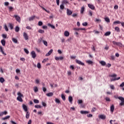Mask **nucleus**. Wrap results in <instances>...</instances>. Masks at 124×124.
I'll return each mask as SVG.
<instances>
[{
    "mask_svg": "<svg viewBox=\"0 0 124 124\" xmlns=\"http://www.w3.org/2000/svg\"><path fill=\"white\" fill-rule=\"evenodd\" d=\"M114 98H116V99H119V100H121V102L120 104V105L121 106H124V98L123 97H118V95H115L114 96Z\"/></svg>",
    "mask_w": 124,
    "mask_h": 124,
    "instance_id": "nucleus-1",
    "label": "nucleus"
},
{
    "mask_svg": "<svg viewBox=\"0 0 124 124\" xmlns=\"http://www.w3.org/2000/svg\"><path fill=\"white\" fill-rule=\"evenodd\" d=\"M17 97L16 98L17 100L18 101H19V102H23V99H22V97H24V95H23V94L21 93L20 92H18L17 93Z\"/></svg>",
    "mask_w": 124,
    "mask_h": 124,
    "instance_id": "nucleus-2",
    "label": "nucleus"
},
{
    "mask_svg": "<svg viewBox=\"0 0 124 124\" xmlns=\"http://www.w3.org/2000/svg\"><path fill=\"white\" fill-rule=\"evenodd\" d=\"M14 17L15 18L17 22H18V23H21V17L19 16L15 15H14Z\"/></svg>",
    "mask_w": 124,
    "mask_h": 124,
    "instance_id": "nucleus-3",
    "label": "nucleus"
},
{
    "mask_svg": "<svg viewBox=\"0 0 124 124\" xmlns=\"http://www.w3.org/2000/svg\"><path fill=\"white\" fill-rule=\"evenodd\" d=\"M112 43L113 44H114V45H116V46H119V47H122V46H123V44H121V42H117L116 41H113Z\"/></svg>",
    "mask_w": 124,
    "mask_h": 124,
    "instance_id": "nucleus-4",
    "label": "nucleus"
},
{
    "mask_svg": "<svg viewBox=\"0 0 124 124\" xmlns=\"http://www.w3.org/2000/svg\"><path fill=\"white\" fill-rule=\"evenodd\" d=\"M76 63H78V64H79L80 65H85V63L80 61V60H78L77 59L76 60Z\"/></svg>",
    "mask_w": 124,
    "mask_h": 124,
    "instance_id": "nucleus-5",
    "label": "nucleus"
},
{
    "mask_svg": "<svg viewBox=\"0 0 124 124\" xmlns=\"http://www.w3.org/2000/svg\"><path fill=\"white\" fill-rule=\"evenodd\" d=\"M66 13L68 16H70V15H72L73 12L71 10H69V9H67Z\"/></svg>",
    "mask_w": 124,
    "mask_h": 124,
    "instance_id": "nucleus-6",
    "label": "nucleus"
},
{
    "mask_svg": "<svg viewBox=\"0 0 124 124\" xmlns=\"http://www.w3.org/2000/svg\"><path fill=\"white\" fill-rule=\"evenodd\" d=\"M31 57L33 59H35L36 58V54L34 51H32L31 52Z\"/></svg>",
    "mask_w": 124,
    "mask_h": 124,
    "instance_id": "nucleus-7",
    "label": "nucleus"
},
{
    "mask_svg": "<svg viewBox=\"0 0 124 124\" xmlns=\"http://www.w3.org/2000/svg\"><path fill=\"white\" fill-rule=\"evenodd\" d=\"M88 7H89V8H90V9H92V10H94V8H95L94 6L92 4H88Z\"/></svg>",
    "mask_w": 124,
    "mask_h": 124,
    "instance_id": "nucleus-8",
    "label": "nucleus"
},
{
    "mask_svg": "<svg viewBox=\"0 0 124 124\" xmlns=\"http://www.w3.org/2000/svg\"><path fill=\"white\" fill-rule=\"evenodd\" d=\"M23 37L25 40H28V39H29V36H28V34L25 32L23 33Z\"/></svg>",
    "mask_w": 124,
    "mask_h": 124,
    "instance_id": "nucleus-9",
    "label": "nucleus"
},
{
    "mask_svg": "<svg viewBox=\"0 0 124 124\" xmlns=\"http://www.w3.org/2000/svg\"><path fill=\"white\" fill-rule=\"evenodd\" d=\"M22 107L23 110H24L25 112H28V107L26 106L25 104L22 105Z\"/></svg>",
    "mask_w": 124,
    "mask_h": 124,
    "instance_id": "nucleus-10",
    "label": "nucleus"
},
{
    "mask_svg": "<svg viewBox=\"0 0 124 124\" xmlns=\"http://www.w3.org/2000/svg\"><path fill=\"white\" fill-rule=\"evenodd\" d=\"M0 52L3 54V55H4V56H6V54L4 53V51H3V49L2 48V46H0Z\"/></svg>",
    "mask_w": 124,
    "mask_h": 124,
    "instance_id": "nucleus-11",
    "label": "nucleus"
},
{
    "mask_svg": "<svg viewBox=\"0 0 124 124\" xmlns=\"http://www.w3.org/2000/svg\"><path fill=\"white\" fill-rule=\"evenodd\" d=\"M53 53V49H50L48 53L46 54V57H48Z\"/></svg>",
    "mask_w": 124,
    "mask_h": 124,
    "instance_id": "nucleus-12",
    "label": "nucleus"
},
{
    "mask_svg": "<svg viewBox=\"0 0 124 124\" xmlns=\"http://www.w3.org/2000/svg\"><path fill=\"white\" fill-rule=\"evenodd\" d=\"M114 110H115V106L114 105H112L110 107V112L113 113L114 112Z\"/></svg>",
    "mask_w": 124,
    "mask_h": 124,
    "instance_id": "nucleus-13",
    "label": "nucleus"
},
{
    "mask_svg": "<svg viewBox=\"0 0 124 124\" xmlns=\"http://www.w3.org/2000/svg\"><path fill=\"white\" fill-rule=\"evenodd\" d=\"M48 27H50L51 29H53V30H55L56 29V27H55V26L51 24L50 23L47 24Z\"/></svg>",
    "mask_w": 124,
    "mask_h": 124,
    "instance_id": "nucleus-14",
    "label": "nucleus"
},
{
    "mask_svg": "<svg viewBox=\"0 0 124 124\" xmlns=\"http://www.w3.org/2000/svg\"><path fill=\"white\" fill-rule=\"evenodd\" d=\"M34 19H35V16H31L29 17V20L30 22H31V21H33Z\"/></svg>",
    "mask_w": 124,
    "mask_h": 124,
    "instance_id": "nucleus-15",
    "label": "nucleus"
},
{
    "mask_svg": "<svg viewBox=\"0 0 124 124\" xmlns=\"http://www.w3.org/2000/svg\"><path fill=\"white\" fill-rule=\"evenodd\" d=\"M68 100L70 102V103H71V104H72V101L73 100V98H72V96H69L68 97Z\"/></svg>",
    "mask_w": 124,
    "mask_h": 124,
    "instance_id": "nucleus-16",
    "label": "nucleus"
},
{
    "mask_svg": "<svg viewBox=\"0 0 124 124\" xmlns=\"http://www.w3.org/2000/svg\"><path fill=\"white\" fill-rule=\"evenodd\" d=\"M99 118H100V119H102V120H105V119H106V116L103 115H100L99 116Z\"/></svg>",
    "mask_w": 124,
    "mask_h": 124,
    "instance_id": "nucleus-17",
    "label": "nucleus"
},
{
    "mask_svg": "<svg viewBox=\"0 0 124 124\" xmlns=\"http://www.w3.org/2000/svg\"><path fill=\"white\" fill-rule=\"evenodd\" d=\"M121 79V77H119L118 78H112L110 79L111 82H113V81H116L117 80H120Z\"/></svg>",
    "mask_w": 124,
    "mask_h": 124,
    "instance_id": "nucleus-18",
    "label": "nucleus"
},
{
    "mask_svg": "<svg viewBox=\"0 0 124 124\" xmlns=\"http://www.w3.org/2000/svg\"><path fill=\"white\" fill-rule=\"evenodd\" d=\"M80 113L82 114L86 115V114H89V111H84V110H81L80 111Z\"/></svg>",
    "mask_w": 124,
    "mask_h": 124,
    "instance_id": "nucleus-19",
    "label": "nucleus"
},
{
    "mask_svg": "<svg viewBox=\"0 0 124 124\" xmlns=\"http://www.w3.org/2000/svg\"><path fill=\"white\" fill-rule=\"evenodd\" d=\"M64 35L66 37L69 36V32H68V31H65L64 32Z\"/></svg>",
    "mask_w": 124,
    "mask_h": 124,
    "instance_id": "nucleus-20",
    "label": "nucleus"
},
{
    "mask_svg": "<svg viewBox=\"0 0 124 124\" xmlns=\"http://www.w3.org/2000/svg\"><path fill=\"white\" fill-rule=\"evenodd\" d=\"M100 63H101V65L103 66H105V65H106V62L104 61L100 62Z\"/></svg>",
    "mask_w": 124,
    "mask_h": 124,
    "instance_id": "nucleus-21",
    "label": "nucleus"
},
{
    "mask_svg": "<svg viewBox=\"0 0 124 124\" xmlns=\"http://www.w3.org/2000/svg\"><path fill=\"white\" fill-rule=\"evenodd\" d=\"M117 24H122V22L120 20H117L113 22V25H117Z\"/></svg>",
    "mask_w": 124,
    "mask_h": 124,
    "instance_id": "nucleus-22",
    "label": "nucleus"
},
{
    "mask_svg": "<svg viewBox=\"0 0 124 124\" xmlns=\"http://www.w3.org/2000/svg\"><path fill=\"white\" fill-rule=\"evenodd\" d=\"M84 11H85V7L83 6L80 9V13L83 14V13H84Z\"/></svg>",
    "mask_w": 124,
    "mask_h": 124,
    "instance_id": "nucleus-23",
    "label": "nucleus"
},
{
    "mask_svg": "<svg viewBox=\"0 0 124 124\" xmlns=\"http://www.w3.org/2000/svg\"><path fill=\"white\" fill-rule=\"evenodd\" d=\"M26 119H30V113H29V111L26 112Z\"/></svg>",
    "mask_w": 124,
    "mask_h": 124,
    "instance_id": "nucleus-24",
    "label": "nucleus"
},
{
    "mask_svg": "<svg viewBox=\"0 0 124 124\" xmlns=\"http://www.w3.org/2000/svg\"><path fill=\"white\" fill-rule=\"evenodd\" d=\"M86 62L88 64H93V61H92L91 60L86 61Z\"/></svg>",
    "mask_w": 124,
    "mask_h": 124,
    "instance_id": "nucleus-25",
    "label": "nucleus"
},
{
    "mask_svg": "<svg viewBox=\"0 0 124 124\" xmlns=\"http://www.w3.org/2000/svg\"><path fill=\"white\" fill-rule=\"evenodd\" d=\"M54 94L53 93H48L46 94V96H53V95Z\"/></svg>",
    "mask_w": 124,
    "mask_h": 124,
    "instance_id": "nucleus-26",
    "label": "nucleus"
},
{
    "mask_svg": "<svg viewBox=\"0 0 124 124\" xmlns=\"http://www.w3.org/2000/svg\"><path fill=\"white\" fill-rule=\"evenodd\" d=\"M1 43L2 45V46H5V40H1Z\"/></svg>",
    "mask_w": 124,
    "mask_h": 124,
    "instance_id": "nucleus-27",
    "label": "nucleus"
},
{
    "mask_svg": "<svg viewBox=\"0 0 124 124\" xmlns=\"http://www.w3.org/2000/svg\"><path fill=\"white\" fill-rule=\"evenodd\" d=\"M9 118H10V116H7L3 118H2V120H3V121H5V120H7V119H9Z\"/></svg>",
    "mask_w": 124,
    "mask_h": 124,
    "instance_id": "nucleus-28",
    "label": "nucleus"
},
{
    "mask_svg": "<svg viewBox=\"0 0 124 124\" xmlns=\"http://www.w3.org/2000/svg\"><path fill=\"white\" fill-rule=\"evenodd\" d=\"M12 41H13L14 43H17V42H18V40L15 38H12Z\"/></svg>",
    "mask_w": 124,
    "mask_h": 124,
    "instance_id": "nucleus-29",
    "label": "nucleus"
},
{
    "mask_svg": "<svg viewBox=\"0 0 124 124\" xmlns=\"http://www.w3.org/2000/svg\"><path fill=\"white\" fill-rule=\"evenodd\" d=\"M105 21H106V22H107V23H110V18L108 17H106L105 18Z\"/></svg>",
    "mask_w": 124,
    "mask_h": 124,
    "instance_id": "nucleus-30",
    "label": "nucleus"
},
{
    "mask_svg": "<svg viewBox=\"0 0 124 124\" xmlns=\"http://www.w3.org/2000/svg\"><path fill=\"white\" fill-rule=\"evenodd\" d=\"M40 7H41V8H42V9H43V10H45V11H46V12H47V13H50V11H47V10H46L42 6H40Z\"/></svg>",
    "mask_w": 124,
    "mask_h": 124,
    "instance_id": "nucleus-31",
    "label": "nucleus"
},
{
    "mask_svg": "<svg viewBox=\"0 0 124 124\" xmlns=\"http://www.w3.org/2000/svg\"><path fill=\"white\" fill-rule=\"evenodd\" d=\"M20 31V28H19V27L16 26L15 28V31H16V32H18V31Z\"/></svg>",
    "mask_w": 124,
    "mask_h": 124,
    "instance_id": "nucleus-32",
    "label": "nucleus"
},
{
    "mask_svg": "<svg viewBox=\"0 0 124 124\" xmlns=\"http://www.w3.org/2000/svg\"><path fill=\"white\" fill-rule=\"evenodd\" d=\"M42 42L43 43L44 45H45V46H48V43L47 42V41L43 40Z\"/></svg>",
    "mask_w": 124,
    "mask_h": 124,
    "instance_id": "nucleus-33",
    "label": "nucleus"
},
{
    "mask_svg": "<svg viewBox=\"0 0 124 124\" xmlns=\"http://www.w3.org/2000/svg\"><path fill=\"white\" fill-rule=\"evenodd\" d=\"M67 3H68V1L67 0H64L62 2V4H67Z\"/></svg>",
    "mask_w": 124,
    "mask_h": 124,
    "instance_id": "nucleus-34",
    "label": "nucleus"
},
{
    "mask_svg": "<svg viewBox=\"0 0 124 124\" xmlns=\"http://www.w3.org/2000/svg\"><path fill=\"white\" fill-rule=\"evenodd\" d=\"M55 102L58 104H60V103H61V101H60V100L58 98H55Z\"/></svg>",
    "mask_w": 124,
    "mask_h": 124,
    "instance_id": "nucleus-35",
    "label": "nucleus"
},
{
    "mask_svg": "<svg viewBox=\"0 0 124 124\" xmlns=\"http://www.w3.org/2000/svg\"><path fill=\"white\" fill-rule=\"evenodd\" d=\"M9 27L10 28V29L11 30H13V29H14V25L11 24V23H9Z\"/></svg>",
    "mask_w": 124,
    "mask_h": 124,
    "instance_id": "nucleus-36",
    "label": "nucleus"
},
{
    "mask_svg": "<svg viewBox=\"0 0 124 124\" xmlns=\"http://www.w3.org/2000/svg\"><path fill=\"white\" fill-rule=\"evenodd\" d=\"M110 34H111V32L108 31L105 33V35H106V36H108V35H110Z\"/></svg>",
    "mask_w": 124,
    "mask_h": 124,
    "instance_id": "nucleus-37",
    "label": "nucleus"
},
{
    "mask_svg": "<svg viewBox=\"0 0 124 124\" xmlns=\"http://www.w3.org/2000/svg\"><path fill=\"white\" fill-rule=\"evenodd\" d=\"M61 97L62 99V100H63L64 101V100H65V96H64V95H63V94H61Z\"/></svg>",
    "mask_w": 124,
    "mask_h": 124,
    "instance_id": "nucleus-38",
    "label": "nucleus"
},
{
    "mask_svg": "<svg viewBox=\"0 0 124 124\" xmlns=\"http://www.w3.org/2000/svg\"><path fill=\"white\" fill-rule=\"evenodd\" d=\"M115 30L116 31H117V32H120V28H119L118 27H116L115 28Z\"/></svg>",
    "mask_w": 124,
    "mask_h": 124,
    "instance_id": "nucleus-39",
    "label": "nucleus"
},
{
    "mask_svg": "<svg viewBox=\"0 0 124 124\" xmlns=\"http://www.w3.org/2000/svg\"><path fill=\"white\" fill-rule=\"evenodd\" d=\"M34 92L35 93H37V92H38V88H37V87H34Z\"/></svg>",
    "mask_w": 124,
    "mask_h": 124,
    "instance_id": "nucleus-40",
    "label": "nucleus"
},
{
    "mask_svg": "<svg viewBox=\"0 0 124 124\" xmlns=\"http://www.w3.org/2000/svg\"><path fill=\"white\" fill-rule=\"evenodd\" d=\"M33 102L35 103V104L39 103V100H38L36 99H34L33 100Z\"/></svg>",
    "mask_w": 124,
    "mask_h": 124,
    "instance_id": "nucleus-41",
    "label": "nucleus"
},
{
    "mask_svg": "<svg viewBox=\"0 0 124 124\" xmlns=\"http://www.w3.org/2000/svg\"><path fill=\"white\" fill-rule=\"evenodd\" d=\"M60 9L62 10H63V9H64V6H63V4H62L60 5Z\"/></svg>",
    "mask_w": 124,
    "mask_h": 124,
    "instance_id": "nucleus-42",
    "label": "nucleus"
},
{
    "mask_svg": "<svg viewBox=\"0 0 124 124\" xmlns=\"http://www.w3.org/2000/svg\"><path fill=\"white\" fill-rule=\"evenodd\" d=\"M38 32H39V33H44L45 31L44 30L40 29L38 30Z\"/></svg>",
    "mask_w": 124,
    "mask_h": 124,
    "instance_id": "nucleus-43",
    "label": "nucleus"
},
{
    "mask_svg": "<svg viewBox=\"0 0 124 124\" xmlns=\"http://www.w3.org/2000/svg\"><path fill=\"white\" fill-rule=\"evenodd\" d=\"M4 78H0V83H3V82H4Z\"/></svg>",
    "mask_w": 124,
    "mask_h": 124,
    "instance_id": "nucleus-44",
    "label": "nucleus"
},
{
    "mask_svg": "<svg viewBox=\"0 0 124 124\" xmlns=\"http://www.w3.org/2000/svg\"><path fill=\"white\" fill-rule=\"evenodd\" d=\"M35 108H41V106L39 105H36L34 106Z\"/></svg>",
    "mask_w": 124,
    "mask_h": 124,
    "instance_id": "nucleus-45",
    "label": "nucleus"
},
{
    "mask_svg": "<svg viewBox=\"0 0 124 124\" xmlns=\"http://www.w3.org/2000/svg\"><path fill=\"white\" fill-rule=\"evenodd\" d=\"M24 51L27 54H29V53H30V52H29V50H28L27 48H24Z\"/></svg>",
    "mask_w": 124,
    "mask_h": 124,
    "instance_id": "nucleus-46",
    "label": "nucleus"
},
{
    "mask_svg": "<svg viewBox=\"0 0 124 124\" xmlns=\"http://www.w3.org/2000/svg\"><path fill=\"white\" fill-rule=\"evenodd\" d=\"M105 99H106V101H108V102L111 101L110 98H109L108 97H106Z\"/></svg>",
    "mask_w": 124,
    "mask_h": 124,
    "instance_id": "nucleus-47",
    "label": "nucleus"
},
{
    "mask_svg": "<svg viewBox=\"0 0 124 124\" xmlns=\"http://www.w3.org/2000/svg\"><path fill=\"white\" fill-rule=\"evenodd\" d=\"M95 111H96V108H93L91 112H95Z\"/></svg>",
    "mask_w": 124,
    "mask_h": 124,
    "instance_id": "nucleus-48",
    "label": "nucleus"
},
{
    "mask_svg": "<svg viewBox=\"0 0 124 124\" xmlns=\"http://www.w3.org/2000/svg\"><path fill=\"white\" fill-rule=\"evenodd\" d=\"M2 36L3 38H6V37H7V35L5 34H2Z\"/></svg>",
    "mask_w": 124,
    "mask_h": 124,
    "instance_id": "nucleus-49",
    "label": "nucleus"
},
{
    "mask_svg": "<svg viewBox=\"0 0 124 124\" xmlns=\"http://www.w3.org/2000/svg\"><path fill=\"white\" fill-rule=\"evenodd\" d=\"M37 67L38 68H41V65L40 64V63H38L37 65Z\"/></svg>",
    "mask_w": 124,
    "mask_h": 124,
    "instance_id": "nucleus-50",
    "label": "nucleus"
},
{
    "mask_svg": "<svg viewBox=\"0 0 124 124\" xmlns=\"http://www.w3.org/2000/svg\"><path fill=\"white\" fill-rule=\"evenodd\" d=\"M83 103V101L82 100H78V104H82Z\"/></svg>",
    "mask_w": 124,
    "mask_h": 124,
    "instance_id": "nucleus-51",
    "label": "nucleus"
},
{
    "mask_svg": "<svg viewBox=\"0 0 124 124\" xmlns=\"http://www.w3.org/2000/svg\"><path fill=\"white\" fill-rule=\"evenodd\" d=\"M42 25H43V23H42V21H39L38 22V26H42Z\"/></svg>",
    "mask_w": 124,
    "mask_h": 124,
    "instance_id": "nucleus-52",
    "label": "nucleus"
},
{
    "mask_svg": "<svg viewBox=\"0 0 124 124\" xmlns=\"http://www.w3.org/2000/svg\"><path fill=\"white\" fill-rule=\"evenodd\" d=\"M4 29L6 31H8V28H7V26L5 25Z\"/></svg>",
    "mask_w": 124,
    "mask_h": 124,
    "instance_id": "nucleus-53",
    "label": "nucleus"
},
{
    "mask_svg": "<svg viewBox=\"0 0 124 124\" xmlns=\"http://www.w3.org/2000/svg\"><path fill=\"white\" fill-rule=\"evenodd\" d=\"M110 88L111 90H115V86L114 85H110Z\"/></svg>",
    "mask_w": 124,
    "mask_h": 124,
    "instance_id": "nucleus-54",
    "label": "nucleus"
},
{
    "mask_svg": "<svg viewBox=\"0 0 124 124\" xmlns=\"http://www.w3.org/2000/svg\"><path fill=\"white\" fill-rule=\"evenodd\" d=\"M70 58L72 60H75V59H76V56H70Z\"/></svg>",
    "mask_w": 124,
    "mask_h": 124,
    "instance_id": "nucleus-55",
    "label": "nucleus"
},
{
    "mask_svg": "<svg viewBox=\"0 0 124 124\" xmlns=\"http://www.w3.org/2000/svg\"><path fill=\"white\" fill-rule=\"evenodd\" d=\"M9 11H12L13 10V8L12 7H8Z\"/></svg>",
    "mask_w": 124,
    "mask_h": 124,
    "instance_id": "nucleus-56",
    "label": "nucleus"
},
{
    "mask_svg": "<svg viewBox=\"0 0 124 124\" xmlns=\"http://www.w3.org/2000/svg\"><path fill=\"white\" fill-rule=\"evenodd\" d=\"M35 83H36V84H39V79H36Z\"/></svg>",
    "mask_w": 124,
    "mask_h": 124,
    "instance_id": "nucleus-57",
    "label": "nucleus"
},
{
    "mask_svg": "<svg viewBox=\"0 0 124 124\" xmlns=\"http://www.w3.org/2000/svg\"><path fill=\"white\" fill-rule=\"evenodd\" d=\"M89 15H90V16H93V12L91 10H89Z\"/></svg>",
    "mask_w": 124,
    "mask_h": 124,
    "instance_id": "nucleus-58",
    "label": "nucleus"
},
{
    "mask_svg": "<svg viewBox=\"0 0 124 124\" xmlns=\"http://www.w3.org/2000/svg\"><path fill=\"white\" fill-rule=\"evenodd\" d=\"M110 77H117V75L116 74H114L110 76Z\"/></svg>",
    "mask_w": 124,
    "mask_h": 124,
    "instance_id": "nucleus-59",
    "label": "nucleus"
},
{
    "mask_svg": "<svg viewBox=\"0 0 124 124\" xmlns=\"http://www.w3.org/2000/svg\"><path fill=\"white\" fill-rule=\"evenodd\" d=\"M107 67H111V64L108 63L106 65Z\"/></svg>",
    "mask_w": 124,
    "mask_h": 124,
    "instance_id": "nucleus-60",
    "label": "nucleus"
},
{
    "mask_svg": "<svg viewBox=\"0 0 124 124\" xmlns=\"http://www.w3.org/2000/svg\"><path fill=\"white\" fill-rule=\"evenodd\" d=\"M82 25H83L84 26H88V23L87 22H84L82 23Z\"/></svg>",
    "mask_w": 124,
    "mask_h": 124,
    "instance_id": "nucleus-61",
    "label": "nucleus"
},
{
    "mask_svg": "<svg viewBox=\"0 0 124 124\" xmlns=\"http://www.w3.org/2000/svg\"><path fill=\"white\" fill-rule=\"evenodd\" d=\"M42 42V38H40V39H38L39 43H41Z\"/></svg>",
    "mask_w": 124,
    "mask_h": 124,
    "instance_id": "nucleus-62",
    "label": "nucleus"
},
{
    "mask_svg": "<svg viewBox=\"0 0 124 124\" xmlns=\"http://www.w3.org/2000/svg\"><path fill=\"white\" fill-rule=\"evenodd\" d=\"M27 124H31V120H29Z\"/></svg>",
    "mask_w": 124,
    "mask_h": 124,
    "instance_id": "nucleus-63",
    "label": "nucleus"
},
{
    "mask_svg": "<svg viewBox=\"0 0 124 124\" xmlns=\"http://www.w3.org/2000/svg\"><path fill=\"white\" fill-rule=\"evenodd\" d=\"M120 87H124V82H123L121 84H120Z\"/></svg>",
    "mask_w": 124,
    "mask_h": 124,
    "instance_id": "nucleus-64",
    "label": "nucleus"
}]
</instances>
